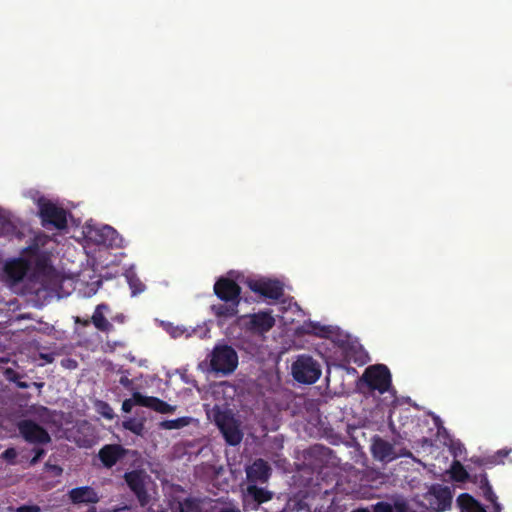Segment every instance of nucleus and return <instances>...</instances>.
Listing matches in <instances>:
<instances>
[{
    "instance_id": "10",
    "label": "nucleus",
    "mask_w": 512,
    "mask_h": 512,
    "mask_svg": "<svg viewBox=\"0 0 512 512\" xmlns=\"http://www.w3.org/2000/svg\"><path fill=\"white\" fill-rule=\"evenodd\" d=\"M214 294L223 302H241V287L232 279L220 277L214 284Z\"/></svg>"
},
{
    "instance_id": "30",
    "label": "nucleus",
    "mask_w": 512,
    "mask_h": 512,
    "mask_svg": "<svg viewBox=\"0 0 512 512\" xmlns=\"http://www.w3.org/2000/svg\"><path fill=\"white\" fill-rule=\"evenodd\" d=\"M16 457H17V451L13 447L7 448L0 455V458L2 460L6 461L10 465H16L17 464Z\"/></svg>"
},
{
    "instance_id": "42",
    "label": "nucleus",
    "mask_w": 512,
    "mask_h": 512,
    "mask_svg": "<svg viewBox=\"0 0 512 512\" xmlns=\"http://www.w3.org/2000/svg\"><path fill=\"white\" fill-rule=\"evenodd\" d=\"M51 468H53L54 470H57L59 473L62 472V468L57 465H53V466H51Z\"/></svg>"
},
{
    "instance_id": "16",
    "label": "nucleus",
    "mask_w": 512,
    "mask_h": 512,
    "mask_svg": "<svg viewBox=\"0 0 512 512\" xmlns=\"http://www.w3.org/2000/svg\"><path fill=\"white\" fill-rule=\"evenodd\" d=\"M246 476L251 483H264L270 476V467L265 460L257 459L246 468Z\"/></svg>"
},
{
    "instance_id": "39",
    "label": "nucleus",
    "mask_w": 512,
    "mask_h": 512,
    "mask_svg": "<svg viewBox=\"0 0 512 512\" xmlns=\"http://www.w3.org/2000/svg\"><path fill=\"white\" fill-rule=\"evenodd\" d=\"M16 385L18 388H21V389H26L29 387V384L27 382H23V381H19L18 379L16 380Z\"/></svg>"
},
{
    "instance_id": "41",
    "label": "nucleus",
    "mask_w": 512,
    "mask_h": 512,
    "mask_svg": "<svg viewBox=\"0 0 512 512\" xmlns=\"http://www.w3.org/2000/svg\"><path fill=\"white\" fill-rule=\"evenodd\" d=\"M42 357H43L45 360H47L48 362H52V360H53L52 356L47 355V354H46V355H42Z\"/></svg>"
},
{
    "instance_id": "14",
    "label": "nucleus",
    "mask_w": 512,
    "mask_h": 512,
    "mask_svg": "<svg viewBox=\"0 0 512 512\" xmlns=\"http://www.w3.org/2000/svg\"><path fill=\"white\" fill-rule=\"evenodd\" d=\"M247 329L253 333L264 334L275 325V319L270 311H260L247 316Z\"/></svg>"
},
{
    "instance_id": "20",
    "label": "nucleus",
    "mask_w": 512,
    "mask_h": 512,
    "mask_svg": "<svg viewBox=\"0 0 512 512\" xmlns=\"http://www.w3.org/2000/svg\"><path fill=\"white\" fill-rule=\"evenodd\" d=\"M239 304L235 302H224L223 304H214L211 306L213 314L218 318H232L238 314Z\"/></svg>"
},
{
    "instance_id": "21",
    "label": "nucleus",
    "mask_w": 512,
    "mask_h": 512,
    "mask_svg": "<svg viewBox=\"0 0 512 512\" xmlns=\"http://www.w3.org/2000/svg\"><path fill=\"white\" fill-rule=\"evenodd\" d=\"M512 449L503 448L488 458H471V461L478 466L503 464V458L511 453Z\"/></svg>"
},
{
    "instance_id": "28",
    "label": "nucleus",
    "mask_w": 512,
    "mask_h": 512,
    "mask_svg": "<svg viewBox=\"0 0 512 512\" xmlns=\"http://www.w3.org/2000/svg\"><path fill=\"white\" fill-rule=\"evenodd\" d=\"M189 424V418L181 417L173 420H165L161 423V427L167 430L180 429Z\"/></svg>"
},
{
    "instance_id": "35",
    "label": "nucleus",
    "mask_w": 512,
    "mask_h": 512,
    "mask_svg": "<svg viewBox=\"0 0 512 512\" xmlns=\"http://www.w3.org/2000/svg\"><path fill=\"white\" fill-rule=\"evenodd\" d=\"M41 509L37 505H21L16 509V512H40Z\"/></svg>"
},
{
    "instance_id": "23",
    "label": "nucleus",
    "mask_w": 512,
    "mask_h": 512,
    "mask_svg": "<svg viewBox=\"0 0 512 512\" xmlns=\"http://www.w3.org/2000/svg\"><path fill=\"white\" fill-rule=\"evenodd\" d=\"M482 482H484V487L481 488L483 497L485 498L486 501L491 503L494 512H501L502 507L498 502V497L494 493L492 486L489 483V480L482 477Z\"/></svg>"
},
{
    "instance_id": "48",
    "label": "nucleus",
    "mask_w": 512,
    "mask_h": 512,
    "mask_svg": "<svg viewBox=\"0 0 512 512\" xmlns=\"http://www.w3.org/2000/svg\"><path fill=\"white\" fill-rule=\"evenodd\" d=\"M321 450H327V451H330L329 448H325V447H320Z\"/></svg>"
},
{
    "instance_id": "5",
    "label": "nucleus",
    "mask_w": 512,
    "mask_h": 512,
    "mask_svg": "<svg viewBox=\"0 0 512 512\" xmlns=\"http://www.w3.org/2000/svg\"><path fill=\"white\" fill-rule=\"evenodd\" d=\"M38 207L43 227L53 226L59 230L67 227V212L65 209L43 198L39 199Z\"/></svg>"
},
{
    "instance_id": "3",
    "label": "nucleus",
    "mask_w": 512,
    "mask_h": 512,
    "mask_svg": "<svg viewBox=\"0 0 512 512\" xmlns=\"http://www.w3.org/2000/svg\"><path fill=\"white\" fill-rule=\"evenodd\" d=\"M292 375L299 383L313 384L321 376V367L311 356L300 355L292 364Z\"/></svg>"
},
{
    "instance_id": "6",
    "label": "nucleus",
    "mask_w": 512,
    "mask_h": 512,
    "mask_svg": "<svg viewBox=\"0 0 512 512\" xmlns=\"http://www.w3.org/2000/svg\"><path fill=\"white\" fill-rule=\"evenodd\" d=\"M16 427L20 436L30 444L46 445L51 442L48 431L31 419H23L17 422Z\"/></svg>"
},
{
    "instance_id": "34",
    "label": "nucleus",
    "mask_w": 512,
    "mask_h": 512,
    "mask_svg": "<svg viewBox=\"0 0 512 512\" xmlns=\"http://www.w3.org/2000/svg\"><path fill=\"white\" fill-rule=\"evenodd\" d=\"M373 512H394L392 506L387 502H378Z\"/></svg>"
},
{
    "instance_id": "2",
    "label": "nucleus",
    "mask_w": 512,
    "mask_h": 512,
    "mask_svg": "<svg viewBox=\"0 0 512 512\" xmlns=\"http://www.w3.org/2000/svg\"><path fill=\"white\" fill-rule=\"evenodd\" d=\"M238 365V355L229 345H217L212 351L210 366L217 373L228 375L235 371Z\"/></svg>"
},
{
    "instance_id": "12",
    "label": "nucleus",
    "mask_w": 512,
    "mask_h": 512,
    "mask_svg": "<svg viewBox=\"0 0 512 512\" xmlns=\"http://www.w3.org/2000/svg\"><path fill=\"white\" fill-rule=\"evenodd\" d=\"M31 263L24 258H17L6 262L3 273L11 284L20 283L29 271Z\"/></svg>"
},
{
    "instance_id": "27",
    "label": "nucleus",
    "mask_w": 512,
    "mask_h": 512,
    "mask_svg": "<svg viewBox=\"0 0 512 512\" xmlns=\"http://www.w3.org/2000/svg\"><path fill=\"white\" fill-rule=\"evenodd\" d=\"M127 282L129 284V287L131 289V294L133 296L143 292L145 290V285L142 283V281L137 277L134 273H128L126 274Z\"/></svg>"
},
{
    "instance_id": "29",
    "label": "nucleus",
    "mask_w": 512,
    "mask_h": 512,
    "mask_svg": "<svg viewBox=\"0 0 512 512\" xmlns=\"http://www.w3.org/2000/svg\"><path fill=\"white\" fill-rule=\"evenodd\" d=\"M43 252L40 251L39 244L36 240H34L29 246H27L23 250V254H25L27 257H29L31 260L37 257V255L42 254Z\"/></svg>"
},
{
    "instance_id": "49",
    "label": "nucleus",
    "mask_w": 512,
    "mask_h": 512,
    "mask_svg": "<svg viewBox=\"0 0 512 512\" xmlns=\"http://www.w3.org/2000/svg\"><path fill=\"white\" fill-rule=\"evenodd\" d=\"M126 427L128 428V426H126ZM129 430H132V431L136 432V430L133 429L132 427H129Z\"/></svg>"
},
{
    "instance_id": "4",
    "label": "nucleus",
    "mask_w": 512,
    "mask_h": 512,
    "mask_svg": "<svg viewBox=\"0 0 512 512\" xmlns=\"http://www.w3.org/2000/svg\"><path fill=\"white\" fill-rule=\"evenodd\" d=\"M362 379L370 390L378 391L380 394L388 392L392 384L390 370L384 364L372 365L366 368Z\"/></svg>"
},
{
    "instance_id": "31",
    "label": "nucleus",
    "mask_w": 512,
    "mask_h": 512,
    "mask_svg": "<svg viewBox=\"0 0 512 512\" xmlns=\"http://www.w3.org/2000/svg\"><path fill=\"white\" fill-rule=\"evenodd\" d=\"M137 394H141V393L140 392H134L133 395H132V398L125 399L123 401V403H122V410L125 413H130L134 405H138L139 406V403L136 401V398H135Z\"/></svg>"
},
{
    "instance_id": "17",
    "label": "nucleus",
    "mask_w": 512,
    "mask_h": 512,
    "mask_svg": "<svg viewBox=\"0 0 512 512\" xmlns=\"http://www.w3.org/2000/svg\"><path fill=\"white\" fill-rule=\"evenodd\" d=\"M68 495L73 504H94L99 501L98 494L89 486L73 488L69 491Z\"/></svg>"
},
{
    "instance_id": "32",
    "label": "nucleus",
    "mask_w": 512,
    "mask_h": 512,
    "mask_svg": "<svg viewBox=\"0 0 512 512\" xmlns=\"http://www.w3.org/2000/svg\"><path fill=\"white\" fill-rule=\"evenodd\" d=\"M34 456L30 460V465H36L41 458L46 454V451L43 448L35 447L33 448Z\"/></svg>"
},
{
    "instance_id": "26",
    "label": "nucleus",
    "mask_w": 512,
    "mask_h": 512,
    "mask_svg": "<svg viewBox=\"0 0 512 512\" xmlns=\"http://www.w3.org/2000/svg\"><path fill=\"white\" fill-rule=\"evenodd\" d=\"M35 270L38 273L45 274L51 267L50 265V257L46 252H43L40 255H37L36 258L32 260Z\"/></svg>"
},
{
    "instance_id": "46",
    "label": "nucleus",
    "mask_w": 512,
    "mask_h": 512,
    "mask_svg": "<svg viewBox=\"0 0 512 512\" xmlns=\"http://www.w3.org/2000/svg\"><path fill=\"white\" fill-rule=\"evenodd\" d=\"M102 404H103V406H104L107 410L111 411V408L109 407V405H108L107 403H102Z\"/></svg>"
},
{
    "instance_id": "1",
    "label": "nucleus",
    "mask_w": 512,
    "mask_h": 512,
    "mask_svg": "<svg viewBox=\"0 0 512 512\" xmlns=\"http://www.w3.org/2000/svg\"><path fill=\"white\" fill-rule=\"evenodd\" d=\"M215 425L220 430L225 442L230 446H237L243 439L241 422L234 416L230 409H222L215 405L211 410Z\"/></svg>"
},
{
    "instance_id": "36",
    "label": "nucleus",
    "mask_w": 512,
    "mask_h": 512,
    "mask_svg": "<svg viewBox=\"0 0 512 512\" xmlns=\"http://www.w3.org/2000/svg\"><path fill=\"white\" fill-rule=\"evenodd\" d=\"M119 384L125 387L126 389H130L132 387L133 382L131 379H129L128 376L122 375L119 379Z\"/></svg>"
},
{
    "instance_id": "8",
    "label": "nucleus",
    "mask_w": 512,
    "mask_h": 512,
    "mask_svg": "<svg viewBox=\"0 0 512 512\" xmlns=\"http://www.w3.org/2000/svg\"><path fill=\"white\" fill-rule=\"evenodd\" d=\"M123 478L137 498L138 503L141 507H145L150 503V495L146 488V479L148 475L143 470H132L125 472Z\"/></svg>"
},
{
    "instance_id": "13",
    "label": "nucleus",
    "mask_w": 512,
    "mask_h": 512,
    "mask_svg": "<svg viewBox=\"0 0 512 512\" xmlns=\"http://www.w3.org/2000/svg\"><path fill=\"white\" fill-rule=\"evenodd\" d=\"M128 453L120 444H106L98 452V458L105 468H112Z\"/></svg>"
},
{
    "instance_id": "24",
    "label": "nucleus",
    "mask_w": 512,
    "mask_h": 512,
    "mask_svg": "<svg viewBox=\"0 0 512 512\" xmlns=\"http://www.w3.org/2000/svg\"><path fill=\"white\" fill-rule=\"evenodd\" d=\"M100 242L107 246H117L118 232L111 226H104L100 229Z\"/></svg>"
},
{
    "instance_id": "7",
    "label": "nucleus",
    "mask_w": 512,
    "mask_h": 512,
    "mask_svg": "<svg viewBox=\"0 0 512 512\" xmlns=\"http://www.w3.org/2000/svg\"><path fill=\"white\" fill-rule=\"evenodd\" d=\"M110 312V306L106 303L98 304L91 318H82L80 316H74L73 321L75 324H79L83 327H88L90 324L102 333H110L114 331V325L106 317V314Z\"/></svg>"
},
{
    "instance_id": "9",
    "label": "nucleus",
    "mask_w": 512,
    "mask_h": 512,
    "mask_svg": "<svg viewBox=\"0 0 512 512\" xmlns=\"http://www.w3.org/2000/svg\"><path fill=\"white\" fill-rule=\"evenodd\" d=\"M247 285L251 291L272 300H279L284 294L283 285L278 280H248Z\"/></svg>"
},
{
    "instance_id": "47",
    "label": "nucleus",
    "mask_w": 512,
    "mask_h": 512,
    "mask_svg": "<svg viewBox=\"0 0 512 512\" xmlns=\"http://www.w3.org/2000/svg\"><path fill=\"white\" fill-rule=\"evenodd\" d=\"M87 512H96V508L95 507H91Z\"/></svg>"
},
{
    "instance_id": "44",
    "label": "nucleus",
    "mask_w": 512,
    "mask_h": 512,
    "mask_svg": "<svg viewBox=\"0 0 512 512\" xmlns=\"http://www.w3.org/2000/svg\"><path fill=\"white\" fill-rule=\"evenodd\" d=\"M352 512H370V511L368 509H364L363 508V509H356V510H354Z\"/></svg>"
},
{
    "instance_id": "33",
    "label": "nucleus",
    "mask_w": 512,
    "mask_h": 512,
    "mask_svg": "<svg viewBox=\"0 0 512 512\" xmlns=\"http://www.w3.org/2000/svg\"><path fill=\"white\" fill-rule=\"evenodd\" d=\"M482 477H484L485 479H488L487 478V474L484 473V472H481L479 474H473L471 475V478H470V482L476 484L479 486V488H483L484 487V482H482Z\"/></svg>"
},
{
    "instance_id": "19",
    "label": "nucleus",
    "mask_w": 512,
    "mask_h": 512,
    "mask_svg": "<svg viewBox=\"0 0 512 512\" xmlns=\"http://www.w3.org/2000/svg\"><path fill=\"white\" fill-rule=\"evenodd\" d=\"M457 503L462 510L467 512H486L483 505L468 493L460 494Z\"/></svg>"
},
{
    "instance_id": "37",
    "label": "nucleus",
    "mask_w": 512,
    "mask_h": 512,
    "mask_svg": "<svg viewBox=\"0 0 512 512\" xmlns=\"http://www.w3.org/2000/svg\"><path fill=\"white\" fill-rule=\"evenodd\" d=\"M5 375L7 377V379H9L10 381H13V382H16L17 379H19V374L12 370V369H7L6 372H5Z\"/></svg>"
},
{
    "instance_id": "15",
    "label": "nucleus",
    "mask_w": 512,
    "mask_h": 512,
    "mask_svg": "<svg viewBox=\"0 0 512 512\" xmlns=\"http://www.w3.org/2000/svg\"><path fill=\"white\" fill-rule=\"evenodd\" d=\"M430 495L434 499L430 503L436 511H445L451 506L452 495L448 487L441 485L432 486Z\"/></svg>"
},
{
    "instance_id": "45",
    "label": "nucleus",
    "mask_w": 512,
    "mask_h": 512,
    "mask_svg": "<svg viewBox=\"0 0 512 512\" xmlns=\"http://www.w3.org/2000/svg\"><path fill=\"white\" fill-rule=\"evenodd\" d=\"M103 415L107 418H112V414L111 413H105L103 412Z\"/></svg>"
},
{
    "instance_id": "38",
    "label": "nucleus",
    "mask_w": 512,
    "mask_h": 512,
    "mask_svg": "<svg viewBox=\"0 0 512 512\" xmlns=\"http://www.w3.org/2000/svg\"><path fill=\"white\" fill-rule=\"evenodd\" d=\"M126 321V316L123 313H118L111 317V322L123 324Z\"/></svg>"
},
{
    "instance_id": "11",
    "label": "nucleus",
    "mask_w": 512,
    "mask_h": 512,
    "mask_svg": "<svg viewBox=\"0 0 512 512\" xmlns=\"http://www.w3.org/2000/svg\"><path fill=\"white\" fill-rule=\"evenodd\" d=\"M370 449L374 459L380 462L389 463L398 457L394 444L379 435L372 437Z\"/></svg>"
},
{
    "instance_id": "25",
    "label": "nucleus",
    "mask_w": 512,
    "mask_h": 512,
    "mask_svg": "<svg viewBox=\"0 0 512 512\" xmlns=\"http://www.w3.org/2000/svg\"><path fill=\"white\" fill-rule=\"evenodd\" d=\"M450 472L452 479L456 482H467L471 478V474L459 461L452 463Z\"/></svg>"
},
{
    "instance_id": "40",
    "label": "nucleus",
    "mask_w": 512,
    "mask_h": 512,
    "mask_svg": "<svg viewBox=\"0 0 512 512\" xmlns=\"http://www.w3.org/2000/svg\"><path fill=\"white\" fill-rule=\"evenodd\" d=\"M220 512H240V511L235 510V509L226 508V509H222Z\"/></svg>"
},
{
    "instance_id": "43",
    "label": "nucleus",
    "mask_w": 512,
    "mask_h": 512,
    "mask_svg": "<svg viewBox=\"0 0 512 512\" xmlns=\"http://www.w3.org/2000/svg\"><path fill=\"white\" fill-rule=\"evenodd\" d=\"M33 385L36 386L37 388H42L44 386V383L34 382Z\"/></svg>"
},
{
    "instance_id": "22",
    "label": "nucleus",
    "mask_w": 512,
    "mask_h": 512,
    "mask_svg": "<svg viewBox=\"0 0 512 512\" xmlns=\"http://www.w3.org/2000/svg\"><path fill=\"white\" fill-rule=\"evenodd\" d=\"M247 493L253 498L257 504H262L269 501L272 498V493L264 488H260L254 484H250L247 487Z\"/></svg>"
},
{
    "instance_id": "18",
    "label": "nucleus",
    "mask_w": 512,
    "mask_h": 512,
    "mask_svg": "<svg viewBox=\"0 0 512 512\" xmlns=\"http://www.w3.org/2000/svg\"><path fill=\"white\" fill-rule=\"evenodd\" d=\"M135 398L139 403V406L150 408L162 414L172 413L175 410L174 406H171L167 402L154 396H144L142 394H137Z\"/></svg>"
}]
</instances>
